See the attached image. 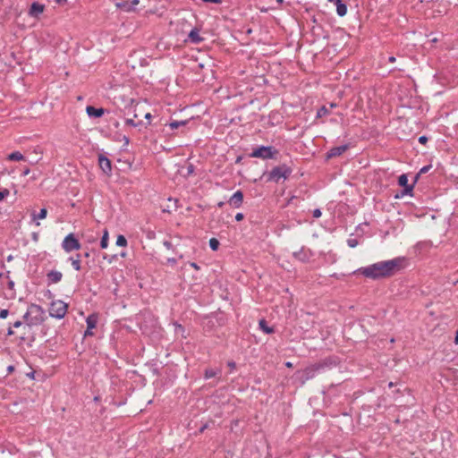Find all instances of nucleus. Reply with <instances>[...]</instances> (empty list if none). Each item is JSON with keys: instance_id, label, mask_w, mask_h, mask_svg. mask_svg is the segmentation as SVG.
<instances>
[{"instance_id": "6e6552de", "label": "nucleus", "mask_w": 458, "mask_h": 458, "mask_svg": "<svg viewBox=\"0 0 458 458\" xmlns=\"http://www.w3.org/2000/svg\"><path fill=\"white\" fill-rule=\"evenodd\" d=\"M414 182L412 184L408 183V176L405 174H403L398 178V184L402 187H403V190L402 191L401 195H411L413 187H414Z\"/></svg>"}, {"instance_id": "393cba45", "label": "nucleus", "mask_w": 458, "mask_h": 458, "mask_svg": "<svg viewBox=\"0 0 458 458\" xmlns=\"http://www.w3.org/2000/svg\"><path fill=\"white\" fill-rule=\"evenodd\" d=\"M115 243L119 247H126L127 246V240H126V238L123 235L120 234V235L117 236Z\"/></svg>"}, {"instance_id": "f257e3e1", "label": "nucleus", "mask_w": 458, "mask_h": 458, "mask_svg": "<svg viewBox=\"0 0 458 458\" xmlns=\"http://www.w3.org/2000/svg\"><path fill=\"white\" fill-rule=\"evenodd\" d=\"M403 261V259L396 258L377 262L368 267H360L353 274H360L372 280L390 277L402 268Z\"/></svg>"}, {"instance_id": "5fc2aeb1", "label": "nucleus", "mask_w": 458, "mask_h": 458, "mask_svg": "<svg viewBox=\"0 0 458 458\" xmlns=\"http://www.w3.org/2000/svg\"><path fill=\"white\" fill-rule=\"evenodd\" d=\"M145 118H146V119H148V120H149V119L151 118V114H150L149 113H147V114H145Z\"/></svg>"}, {"instance_id": "3c124183", "label": "nucleus", "mask_w": 458, "mask_h": 458, "mask_svg": "<svg viewBox=\"0 0 458 458\" xmlns=\"http://www.w3.org/2000/svg\"><path fill=\"white\" fill-rule=\"evenodd\" d=\"M454 343L458 344V330L455 332Z\"/></svg>"}, {"instance_id": "c9c22d12", "label": "nucleus", "mask_w": 458, "mask_h": 458, "mask_svg": "<svg viewBox=\"0 0 458 458\" xmlns=\"http://www.w3.org/2000/svg\"><path fill=\"white\" fill-rule=\"evenodd\" d=\"M163 244H164V246H165V248H167L168 250L173 249V244H172V242H168V241H165Z\"/></svg>"}, {"instance_id": "4c0bfd02", "label": "nucleus", "mask_w": 458, "mask_h": 458, "mask_svg": "<svg viewBox=\"0 0 458 458\" xmlns=\"http://www.w3.org/2000/svg\"><path fill=\"white\" fill-rule=\"evenodd\" d=\"M93 335V332H92V329H86V331L84 332V337H88V336H92Z\"/></svg>"}, {"instance_id": "72a5a7b5", "label": "nucleus", "mask_w": 458, "mask_h": 458, "mask_svg": "<svg viewBox=\"0 0 458 458\" xmlns=\"http://www.w3.org/2000/svg\"><path fill=\"white\" fill-rule=\"evenodd\" d=\"M321 210L319 208H316L313 210L312 215L314 218H318L321 216Z\"/></svg>"}, {"instance_id": "c756f323", "label": "nucleus", "mask_w": 458, "mask_h": 458, "mask_svg": "<svg viewBox=\"0 0 458 458\" xmlns=\"http://www.w3.org/2000/svg\"><path fill=\"white\" fill-rule=\"evenodd\" d=\"M142 122L135 123L133 119L128 118L125 120V124L132 127H137L140 125Z\"/></svg>"}, {"instance_id": "5701e85b", "label": "nucleus", "mask_w": 458, "mask_h": 458, "mask_svg": "<svg viewBox=\"0 0 458 458\" xmlns=\"http://www.w3.org/2000/svg\"><path fill=\"white\" fill-rule=\"evenodd\" d=\"M188 123L187 120H182V121H172L170 123H169V127L171 128V130H175V129H178L179 127L181 126H184L186 125Z\"/></svg>"}, {"instance_id": "39448f33", "label": "nucleus", "mask_w": 458, "mask_h": 458, "mask_svg": "<svg viewBox=\"0 0 458 458\" xmlns=\"http://www.w3.org/2000/svg\"><path fill=\"white\" fill-rule=\"evenodd\" d=\"M278 154V150L272 146H260L251 152L250 157L261 159H274Z\"/></svg>"}, {"instance_id": "49530a36", "label": "nucleus", "mask_w": 458, "mask_h": 458, "mask_svg": "<svg viewBox=\"0 0 458 458\" xmlns=\"http://www.w3.org/2000/svg\"><path fill=\"white\" fill-rule=\"evenodd\" d=\"M167 262L171 264H176V259L174 258H170L167 259Z\"/></svg>"}, {"instance_id": "9d476101", "label": "nucleus", "mask_w": 458, "mask_h": 458, "mask_svg": "<svg viewBox=\"0 0 458 458\" xmlns=\"http://www.w3.org/2000/svg\"><path fill=\"white\" fill-rule=\"evenodd\" d=\"M348 148L349 146L347 144L332 148L327 153V159L341 156L348 149Z\"/></svg>"}, {"instance_id": "c85d7f7f", "label": "nucleus", "mask_w": 458, "mask_h": 458, "mask_svg": "<svg viewBox=\"0 0 458 458\" xmlns=\"http://www.w3.org/2000/svg\"><path fill=\"white\" fill-rule=\"evenodd\" d=\"M431 168V165H425L423 166L422 168H420L419 174L416 175L415 177V182L418 180V177L420 175V174H426L428 173Z\"/></svg>"}, {"instance_id": "37998d69", "label": "nucleus", "mask_w": 458, "mask_h": 458, "mask_svg": "<svg viewBox=\"0 0 458 458\" xmlns=\"http://www.w3.org/2000/svg\"><path fill=\"white\" fill-rule=\"evenodd\" d=\"M15 369L14 366L13 365H10L7 367V372L8 374H11L12 372H13Z\"/></svg>"}, {"instance_id": "6e6d98bb", "label": "nucleus", "mask_w": 458, "mask_h": 458, "mask_svg": "<svg viewBox=\"0 0 458 458\" xmlns=\"http://www.w3.org/2000/svg\"><path fill=\"white\" fill-rule=\"evenodd\" d=\"M123 139H124V142H125V144H128V143H129V138H128V137H126V136H124V138H123Z\"/></svg>"}, {"instance_id": "4be33fe9", "label": "nucleus", "mask_w": 458, "mask_h": 458, "mask_svg": "<svg viewBox=\"0 0 458 458\" xmlns=\"http://www.w3.org/2000/svg\"><path fill=\"white\" fill-rule=\"evenodd\" d=\"M7 159L10 161H21L24 159V156L19 151H14L8 155Z\"/></svg>"}, {"instance_id": "f03ea898", "label": "nucleus", "mask_w": 458, "mask_h": 458, "mask_svg": "<svg viewBox=\"0 0 458 458\" xmlns=\"http://www.w3.org/2000/svg\"><path fill=\"white\" fill-rule=\"evenodd\" d=\"M332 365V360L330 358H326L323 360L308 366L302 370H298L295 375L301 384L304 385L308 380L314 378L318 373L327 368H331Z\"/></svg>"}, {"instance_id": "423d86ee", "label": "nucleus", "mask_w": 458, "mask_h": 458, "mask_svg": "<svg viewBox=\"0 0 458 458\" xmlns=\"http://www.w3.org/2000/svg\"><path fill=\"white\" fill-rule=\"evenodd\" d=\"M67 309L68 305L64 301L56 300L51 302L48 312L51 317L61 319L66 315Z\"/></svg>"}, {"instance_id": "20e7f679", "label": "nucleus", "mask_w": 458, "mask_h": 458, "mask_svg": "<svg viewBox=\"0 0 458 458\" xmlns=\"http://www.w3.org/2000/svg\"><path fill=\"white\" fill-rule=\"evenodd\" d=\"M292 174V169L285 164L275 166L268 174L267 180L278 182L281 179H287Z\"/></svg>"}, {"instance_id": "6ab92c4d", "label": "nucleus", "mask_w": 458, "mask_h": 458, "mask_svg": "<svg viewBox=\"0 0 458 458\" xmlns=\"http://www.w3.org/2000/svg\"><path fill=\"white\" fill-rule=\"evenodd\" d=\"M259 328L266 334H272L275 332L273 327L267 326V323L265 319L259 320Z\"/></svg>"}, {"instance_id": "58836bf2", "label": "nucleus", "mask_w": 458, "mask_h": 458, "mask_svg": "<svg viewBox=\"0 0 458 458\" xmlns=\"http://www.w3.org/2000/svg\"><path fill=\"white\" fill-rule=\"evenodd\" d=\"M428 141V138L426 136H420L419 138V142L421 143V144H425L426 142Z\"/></svg>"}, {"instance_id": "864d4df0", "label": "nucleus", "mask_w": 458, "mask_h": 458, "mask_svg": "<svg viewBox=\"0 0 458 458\" xmlns=\"http://www.w3.org/2000/svg\"><path fill=\"white\" fill-rule=\"evenodd\" d=\"M7 335H13V331L12 327H9L8 332H7Z\"/></svg>"}, {"instance_id": "f3484780", "label": "nucleus", "mask_w": 458, "mask_h": 458, "mask_svg": "<svg viewBox=\"0 0 458 458\" xmlns=\"http://www.w3.org/2000/svg\"><path fill=\"white\" fill-rule=\"evenodd\" d=\"M293 257L302 262H306L310 259V253L302 247L300 250L293 252Z\"/></svg>"}, {"instance_id": "2f4dec72", "label": "nucleus", "mask_w": 458, "mask_h": 458, "mask_svg": "<svg viewBox=\"0 0 458 458\" xmlns=\"http://www.w3.org/2000/svg\"><path fill=\"white\" fill-rule=\"evenodd\" d=\"M9 194H10V191L7 189H4V190L0 191V201H2Z\"/></svg>"}, {"instance_id": "c03bdc74", "label": "nucleus", "mask_w": 458, "mask_h": 458, "mask_svg": "<svg viewBox=\"0 0 458 458\" xmlns=\"http://www.w3.org/2000/svg\"><path fill=\"white\" fill-rule=\"evenodd\" d=\"M190 266H191V267H193L194 269H196V270H199V266H198V264H197V263H195V262H191V263H190Z\"/></svg>"}, {"instance_id": "8fccbe9b", "label": "nucleus", "mask_w": 458, "mask_h": 458, "mask_svg": "<svg viewBox=\"0 0 458 458\" xmlns=\"http://www.w3.org/2000/svg\"><path fill=\"white\" fill-rule=\"evenodd\" d=\"M395 60H396V59H395V57H394V56H390V57L388 58V61H389L390 63H394V62H395Z\"/></svg>"}, {"instance_id": "7ed1b4c3", "label": "nucleus", "mask_w": 458, "mask_h": 458, "mask_svg": "<svg viewBox=\"0 0 458 458\" xmlns=\"http://www.w3.org/2000/svg\"><path fill=\"white\" fill-rule=\"evenodd\" d=\"M43 310L37 304H31L27 312L24 314L23 318L28 327L39 325L43 322Z\"/></svg>"}, {"instance_id": "13d9d810", "label": "nucleus", "mask_w": 458, "mask_h": 458, "mask_svg": "<svg viewBox=\"0 0 458 458\" xmlns=\"http://www.w3.org/2000/svg\"><path fill=\"white\" fill-rule=\"evenodd\" d=\"M114 125L116 128H117V127H119V122H118V121H115V122L114 123Z\"/></svg>"}, {"instance_id": "052dcab7", "label": "nucleus", "mask_w": 458, "mask_h": 458, "mask_svg": "<svg viewBox=\"0 0 458 458\" xmlns=\"http://www.w3.org/2000/svg\"><path fill=\"white\" fill-rule=\"evenodd\" d=\"M83 256H84L85 258H89V252H85V253L83 254Z\"/></svg>"}, {"instance_id": "4468645a", "label": "nucleus", "mask_w": 458, "mask_h": 458, "mask_svg": "<svg viewBox=\"0 0 458 458\" xmlns=\"http://www.w3.org/2000/svg\"><path fill=\"white\" fill-rule=\"evenodd\" d=\"M188 39L190 42H191L193 44H199L204 40L203 38L200 37L199 29H198V28H193L190 31V33L188 35Z\"/></svg>"}, {"instance_id": "603ef678", "label": "nucleus", "mask_w": 458, "mask_h": 458, "mask_svg": "<svg viewBox=\"0 0 458 458\" xmlns=\"http://www.w3.org/2000/svg\"><path fill=\"white\" fill-rule=\"evenodd\" d=\"M29 174H30V169H29V168H26V169L23 171V173H22V174H23V175H28Z\"/></svg>"}, {"instance_id": "b1692460", "label": "nucleus", "mask_w": 458, "mask_h": 458, "mask_svg": "<svg viewBox=\"0 0 458 458\" xmlns=\"http://www.w3.org/2000/svg\"><path fill=\"white\" fill-rule=\"evenodd\" d=\"M47 210L46 208H41L38 214H32L33 220L36 219H44L47 217Z\"/></svg>"}, {"instance_id": "f704fd0d", "label": "nucleus", "mask_w": 458, "mask_h": 458, "mask_svg": "<svg viewBox=\"0 0 458 458\" xmlns=\"http://www.w3.org/2000/svg\"><path fill=\"white\" fill-rule=\"evenodd\" d=\"M168 201H173L174 206V209L176 210L178 206H177V203H178V199H172V198H169L168 199Z\"/></svg>"}, {"instance_id": "e433bc0d", "label": "nucleus", "mask_w": 458, "mask_h": 458, "mask_svg": "<svg viewBox=\"0 0 458 458\" xmlns=\"http://www.w3.org/2000/svg\"><path fill=\"white\" fill-rule=\"evenodd\" d=\"M7 287L8 289L10 290H13L14 289V282L13 280H9L8 283H7Z\"/></svg>"}, {"instance_id": "4d7b16f0", "label": "nucleus", "mask_w": 458, "mask_h": 458, "mask_svg": "<svg viewBox=\"0 0 458 458\" xmlns=\"http://www.w3.org/2000/svg\"><path fill=\"white\" fill-rule=\"evenodd\" d=\"M55 1H56V3H58V4H63V3L66 2V0H55Z\"/></svg>"}, {"instance_id": "412c9836", "label": "nucleus", "mask_w": 458, "mask_h": 458, "mask_svg": "<svg viewBox=\"0 0 458 458\" xmlns=\"http://www.w3.org/2000/svg\"><path fill=\"white\" fill-rule=\"evenodd\" d=\"M81 254L76 255V259L70 258V260L72 261V266L76 271H80L81 269Z\"/></svg>"}, {"instance_id": "cd10ccee", "label": "nucleus", "mask_w": 458, "mask_h": 458, "mask_svg": "<svg viewBox=\"0 0 458 458\" xmlns=\"http://www.w3.org/2000/svg\"><path fill=\"white\" fill-rule=\"evenodd\" d=\"M329 114V110L326 106H322L318 110L317 116L321 117Z\"/></svg>"}, {"instance_id": "dca6fc26", "label": "nucleus", "mask_w": 458, "mask_h": 458, "mask_svg": "<svg viewBox=\"0 0 458 458\" xmlns=\"http://www.w3.org/2000/svg\"><path fill=\"white\" fill-rule=\"evenodd\" d=\"M45 6L38 2H34L30 9V15L38 17L39 14H41L44 12Z\"/></svg>"}, {"instance_id": "09e8293b", "label": "nucleus", "mask_w": 458, "mask_h": 458, "mask_svg": "<svg viewBox=\"0 0 458 458\" xmlns=\"http://www.w3.org/2000/svg\"><path fill=\"white\" fill-rule=\"evenodd\" d=\"M139 3H140V1H139V0H132V1H131V5H132V6H135V5H137Z\"/></svg>"}, {"instance_id": "a211bd4d", "label": "nucleus", "mask_w": 458, "mask_h": 458, "mask_svg": "<svg viewBox=\"0 0 458 458\" xmlns=\"http://www.w3.org/2000/svg\"><path fill=\"white\" fill-rule=\"evenodd\" d=\"M98 321V316L96 313H92L86 318L88 329H93L97 327Z\"/></svg>"}, {"instance_id": "a19ab883", "label": "nucleus", "mask_w": 458, "mask_h": 458, "mask_svg": "<svg viewBox=\"0 0 458 458\" xmlns=\"http://www.w3.org/2000/svg\"><path fill=\"white\" fill-rule=\"evenodd\" d=\"M227 365H228V367H230L231 369H234L236 367V363L233 360L228 361Z\"/></svg>"}, {"instance_id": "de8ad7c7", "label": "nucleus", "mask_w": 458, "mask_h": 458, "mask_svg": "<svg viewBox=\"0 0 458 458\" xmlns=\"http://www.w3.org/2000/svg\"><path fill=\"white\" fill-rule=\"evenodd\" d=\"M284 365H285V367L290 368V369L293 367V363L291 361H286L284 363Z\"/></svg>"}, {"instance_id": "ea45409f", "label": "nucleus", "mask_w": 458, "mask_h": 458, "mask_svg": "<svg viewBox=\"0 0 458 458\" xmlns=\"http://www.w3.org/2000/svg\"><path fill=\"white\" fill-rule=\"evenodd\" d=\"M243 218H244V216H243L242 213H237L236 216H235V220L236 221H242Z\"/></svg>"}, {"instance_id": "e2e57ef3", "label": "nucleus", "mask_w": 458, "mask_h": 458, "mask_svg": "<svg viewBox=\"0 0 458 458\" xmlns=\"http://www.w3.org/2000/svg\"><path fill=\"white\" fill-rule=\"evenodd\" d=\"M277 2L282 3V2H283V0H277Z\"/></svg>"}, {"instance_id": "473e14b6", "label": "nucleus", "mask_w": 458, "mask_h": 458, "mask_svg": "<svg viewBox=\"0 0 458 458\" xmlns=\"http://www.w3.org/2000/svg\"><path fill=\"white\" fill-rule=\"evenodd\" d=\"M9 311L8 310H0V318L4 319L8 317Z\"/></svg>"}, {"instance_id": "ddd939ff", "label": "nucleus", "mask_w": 458, "mask_h": 458, "mask_svg": "<svg viewBox=\"0 0 458 458\" xmlns=\"http://www.w3.org/2000/svg\"><path fill=\"white\" fill-rule=\"evenodd\" d=\"M106 112L104 108H96L92 106H88L86 107V113L89 117L99 118Z\"/></svg>"}, {"instance_id": "f8f14e48", "label": "nucleus", "mask_w": 458, "mask_h": 458, "mask_svg": "<svg viewBox=\"0 0 458 458\" xmlns=\"http://www.w3.org/2000/svg\"><path fill=\"white\" fill-rule=\"evenodd\" d=\"M63 278V274L60 271L51 270L47 274V280L48 284H57Z\"/></svg>"}, {"instance_id": "9b49d317", "label": "nucleus", "mask_w": 458, "mask_h": 458, "mask_svg": "<svg viewBox=\"0 0 458 458\" xmlns=\"http://www.w3.org/2000/svg\"><path fill=\"white\" fill-rule=\"evenodd\" d=\"M98 165L101 170L106 174H109L112 171L111 161L104 155L98 156Z\"/></svg>"}, {"instance_id": "bb28decb", "label": "nucleus", "mask_w": 458, "mask_h": 458, "mask_svg": "<svg viewBox=\"0 0 458 458\" xmlns=\"http://www.w3.org/2000/svg\"><path fill=\"white\" fill-rule=\"evenodd\" d=\"M216 375V370H214L213 369H208L205 370L204 377L206 379H208V378L214 377Z\"/></svg>"}, {"instance_id": "0eeeda50", "label": "nucleus", "mask_w": 458, "mask_h": 458, "mask_svg": "<svg viewBox=\"0 0 458 458\" xmlns=\"http://www.w3.org/2000/svg\"><path fill=\"white\" fill-rule=\"evenodd\" d=\"M81 247L79 240L75 237L73 233H69L64 237L62 242V248L65 252H71L72 250H80Z\"/></svg>"}, {"instance_id": "680f3d73", "label": "nucleus", "mask_w": 458, "mask_h": 458, "mask_svg": "<svg viewBox=\"0 0 458 458\" xmlns=\"http://www.w3.org/2000/svg\"><path fill=\"white\" fill-rule=\"evenodd\" d=\"M164 211L171 212L170 208H167V209H164Z\"/></svg>"}, {"instance_id": "bf43d9fd", "label": "nucleus", "mask_w": 458, "mask_h": 458, "mask_svg": "<svg viewBox=\"0 0 458 458\" xmlns=\"http://www.w3.org/2000/svg\"><path fill=\"white\" fill-rule=\"evenodd\" d=\"M217 206H218L219 208H222V207L224 206V202H222V201H221V202H219V203L217 204Z\"/></svg>"}, {"instance_id": "79ce46f5", "label": "nucleus", "mask_w": 458, "mask_h": 458, "mask_svg": "<svg viewBox=\"0 0 458 458\" xmlns=\"http://www.w3.org/2000/svg\"><path fill=\"white\" fill-rule=\"evenodd\" d=\"M204 3H214V4H220L221 0H201Z\"/></svg>"}, {"instance_id": "7c9ffc66", "label": "nucleus", "mask_w": 458, "mask_h": 458, "mask_svg": "<svg viewBox=\"0 0 458 458\" xmlns=\"http://www.w3.org/2000/svg\"><path fill=\"white\" fill-rule=\"evenodd\" d=\"M347 244L350 248H355L359 244V242L356 238H350L347 240Z\"/></svg>"}, {"instance_id": "aec40b11", "label": "nucleus", "mask_w": 458, "mask_h": 458, "mask_svg": "<svg viewBox=\"0 0 458 458\" xmlns=\"http://www.w3.org/2000/svg\"><path fill=\"white\" fill-rule=\"evenodd\" d=\"M109 234L107 229L103 231V235L100 241V247L102 249H106L108 246Z\"/></svg>"}, {"instance_id": "2eb2a0df", "label": "nucleus", "mask_w": 458, "mask_h": 458, "mask_svg": "<svg viewBox=\"0 0 458 458\" xmlns=\"http://www.w3.org/2000/svg\"><path fill=\"white\" fill-rule=\"evenodd\" d=\"M336 6V13L340 17H343L347 13V5L342 0H328Z\"/></svg>"}, {"instance_id": "a18cd8bd", "label": "nucleus", "mask_w": 458, "mask_h": 458, "mask_svg": "<svg viewBox=\"0 0 458 458\" xmlns=\"http://www.w3.org/2000/svg\"><path fill=\"white\" fill-rule=\"evenodd\" d=\"M22 325V322L21 321H16L13 323V327H15V328H18L20 327Z\"/></svg>"}, {"instance_id": "1a4fd4ad", "label": "nucleus", "mask_w": 458, "mask_h": 458, "mask_svg": "<svg viewBox=\"0 0 458 458\" xmlns=\"http://www.w3.org/2000/svg\"><path fill=\"white\" fill-rule=\"evenodd\" d=\"M242 202L243 193L240 190L235 191L228 200V204L234 208H239L242 205Z\"/></svg>"}, {"instance_id": "a878e982", "label": "nucleus", "mask_w": 458, "mask_h": 458, "mask_svg": "<svg viewBox=\"0 0 458 458\" xmlns=\"http://www.w3.org/2000/svg\"><path fill=\"white\" fill-rule=\"evenodd\" d=\"M219 241L216 238H211L209 240V247L211 248V250H216L219 247Z\"/></svg>"}]
</instances>
